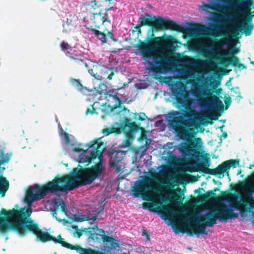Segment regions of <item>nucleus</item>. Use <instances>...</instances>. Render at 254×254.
<instances>
[{
    "label": "nucleus",
    "mask_w": 254,
    "mask_h": 254,
    "mask_svg": "<svg viewBox=\"0 0 254 254\" xmlns=\"http://www.w3.org/2000/svg\"><path fill=\"white\" fill-rule=\"evenodd\" d=\"M156 176L151 171L143 172L138 179L134 182L130 190L134 197L141 196L144 200L154 201L162 207L163 213L168 217L178 221L187 229H190L198 234L207 235L206 228L212 227L216 224L217 216L213 214L217 206L212 205L211 198L207 202L197 206L193 212L182 213L177 206L183 203L184 198L178 196L176 200L169 201V196L159 195L160 185L156 181Z\"/></svg>",
    "instance_id": "1"
},
{
    "label": "nucleus",
    "mask_w": 254,
    "mask_h": 254,
    "mask_svg": "<svg viewBox=\"0 0 254 254\" xmlns=\"http://www.w3.org/2000/svg\"><path fill=\"white\" fill-rule=\"evenodd\" d=\"M73 182L68 184L62 177H56L52 181L44 185L35 184L28 188L24 198L26 206L20 209L18 204L10 210L2 209L0 212V234L3 235L14 231L24 235L31 231L38 240L42 236L41 233L46 232L40 230L33 220L28 219L32 213V203L43 199L49 192H65L74 189ZM9 188V183L5 178L0 175V194L3 197Z\"/></svg>",
    "instance_id": "2"
},
{
    "label": "nucleus",
    "mask_w": 254,
    "mask_h": 254,
    "mask_svg": "<svg viewBox=\"0 0 254 254\" xmlns=\"http://www.w3.org/2000/svg\"><path fill=\"white\" fill-rule=\"evenodd\" d=\"M105 149L103 138L100 137L83 144L77 143L65 153L73 160L86 166L98 160L97 164L90 168L78 170L74 168L68 175L62 177L68 184L73 182L74 189L79 185L91 184L105 169L102 152Z\"/></svg>",
    "instance_id": "3"
},
{
    "label": "nucleus",
    "mask_w": 254,
    "mask_h": 254,
    "mask_svg": "<svg viewBox=\"0 0 254 254\" xmlns=\"http://www.w3.org/2000/svg\"><path fill=\"white\" fill-rule=\"evenodd\" d=\"M181 88L182 93L175 94L178 101L176 107L178 108L190 107L192 110L187 112L188 117L185 120V124L189 127H196V121L198 119V115L194 110L199 108L201 110L206 109L213 110L216 111L223 112L224 107L223 102L216 96H213L211 98V92L219 95L222 93V90L217 88L220 85V82L214 84L212 89L207 84L206 79L202 75H199L198 78L191 81V90L190 95L191 98L190 100L186 98L184 95L185 87L183 84L178 83Z\"/></svg>",
    "instance_id": "4"
},
{
    "label": "nucleus",
    "mask_w": 254,
    "mask_h": 254,
    "mask_svg": "<svg viewBox=\"0 0 254 254\" xmlns=\"http://www.w3.org/2000/svg\"><path fill=\"white\" fill-rule=\"evenodd\" d=\"M254 0H242L234 1L232 3L227 12V20L230 26L222 29L217 36L228 35L230 37L238 38L239 31L246 36L250 35L254 28V25L247 21L252 15V6Z\"/></svg>",
    "instance_id": "5"
},
{
    "label": "nucleus",
    "mask_w": 254,
    "mask_h": 254,
    "mask_svg": "<svg viewBox=\"0 0 254 254\" xmlns=\"http://www.w3.org/2000/svg\"><path fill=\"white\" fill-rule=\"evenodd\" d=\"M227 38H224L217 42L216 44V49L213 48L207 47L206 41L204 38L199 39L196 40L197 42L196 49L200 50L203 53L206 58H211L218 61L219 64L227 66L229 64L237 67L239 70L246 69L247 66L239 62L238 59L235 56H229V52L227 49L223 48Z\"/></svg>",
    "instance_id": "6"
},
{
    "label": "nucleus",
    "mask_w": 254,
    "mask_h": 254,
    "mask_svg": "<svg viewBox=\"0 0 254 254\" xmlns=\"http://www.w3.org/2000/svg\"><path fill=\"white\" fill-rule=\"evenodd\" d=\"M212 205L217 206L218 208L213 211V214L217 216L216 221L217 219L222 222H226L229 219H234L238 218L240 214L242 218L247 216L248 213H251V221L254 224V212L250 208L248 211H245V207L247 204L251 203V198H246L244 196H242L239 201H237L234 203V206H226L224 204L220 203L216 201L214 197H211Z\"/></svg>",
    "instance_id": "7"
},
{
    "label": "nucleus",
    "mask_w": 254,
    "mask_h": 254,
    "mask_svg": "<svg viewBox=\"0 0 254 254\" xmlns=\"http://www.w3.org/2000/svg\"><path fill=\"white\" fill-rule=\"evenodd\" d=\"M61 50L68 56L71 60L79 63H83L88 69L89 73L96 80H102L104 79L111 80L114 75V69L107 67L102 63L94 62L91 60L85 59L83 61L80 55H73L72 52V48L64 41L60 44Z\"/></svg>",
    "instance_id": "8"
},
{
    "label": "nucleus",
    "mask_w": 254,
    "mask_h": 254,
    "mask_svg": "<svg viewBox=\"0 0 254 254\" xmlns=\"http://www.w3.org/2000/svg\"><path fill=\"white\" fill-rule=\"evenodd\" d=\"M122 132L126 134L127 140L121 144L122 148L129 147L131 144V140L134 135L138 133L140 138H143L145 135V129L138 127L134 123H130L127 118H125L123 123H115L114 126L109 128H105L102 130V132L108 135L112 133H120Z\"/></svg>",
    "instance_id": "9"
},
{
    "label": "nucleus",
    "mask_w": 254,
    "mask_h": 254,
    "mask_svg": "<svg viewBox=\"0 0 254 254\" xmlns=\"http://www.w3.org/2000/svg\"><path fill=\"white\" fill-rule=\"evenodd\" d=\"M194 130L192 128L182 129L178 131L177 135L183 142L177 146V148L182 154L185 156H190L193 148L196 150L201 149L203 147V142L200 138H192Z\"/></svg>",
    "instance_id": "10"
},
{
    "label": "nucleus",
    "mask_w": 254,
    "mask_h": 254,
    "mask_svg": "<svg viewBox=\"0 0 254 254\" xmlns=\"http://www.w3.org/2000/svg\"><path fill=\"white\" fill-rule=\"evenodd\" d=\"M164 45V41L160 37L155 38L153 42L143 44L138 46V50L143 56V60L152 68L158 64V59L156 53L159 51Z\"/></svg>",
    "instance_id": "11"
},
{
    "label": "nucleus",
    "mask_w": 254,
    "mask_h": 254,
    "mask_svg": "<svg viewBox=\"0 0 254 254\" xmlns=\"http://www.w3.org/2000/svg\"><path fill=\"white\" fill-rule=\"evenodd\" d=\"M48 203H51V201H48ZM51 203L53 205L52 214L53 217L60 222H63V224L67 227V230L73 236V237L78 238H80L82 235V232L78 229L76 226L72 225L70 223H68L64 219H61L57 218V213L56 212L60 209L65 214H66L67 213L66 206L63 201L60 198V196H57L56 198H55L53 201L51 202Z\"/></svg>",
    "instance_id": "12"
},
{
    "label": "nucleus",
    "mask_w": 254,
    "mask_h": 254,
    "mask_svg": "<svg viewBox=\"0 0 254 254\" xmlns=\"http://www.w3.org/2000/svg\"><path fill=\"white\" fill-rule=\"evenodd\" d=\"M119 89L115 90H110L108 91L104 99H101L102 95L100 93L96 92L95 97L99 100H103L104 101L105 105L107 104L115 109V110L119 107V114L121 115L127 116L129 114V111L127 109L120 107L121 104V98L119 94H117V91Z\"/></svg>",
    "instance_id": "13"
},
{
    "label": "nucleus",
    "mask_w": 254,
    "mask_h": 254,
    "mask_svg": "<svg viewBox=\"0 0 254 254\" xmlns=\"http://www.w3.org/2000/svg\"><path fill=\"white\" fill-rule=\"evenodd\" d=\"M42 236L38 240L42 242H46L48 241H52L55 243H59L61 244L63 247L67 249L75 250L77 252L80 254H86L87 252L88 249L81 247L78 245H73L72 244L66 243L64 241V239L60 236H58L57 237H54L50 235L48 232L46 233H41Z\"/></svg>",
    "instance_id": "14"
},
{
    "label": "nucleus",
    "mask_w": 254,
    "mask_h": 254,
    "mask_svg": "<svg viewBox=\"0 0 254 254\" xmlns=\"http://www.w3.org/2000/svg\"><path fill=\"white\" fill-rule=\"evenodd\" d=\"M59 135L62 139L63 145L65 153L73 148L75 144L79 143L72 134L64 131L62 128L59 129Z\"/></svg>",
    "instance_id": "15"
},
{
    "label": "nucleus",
    "mask_w": 254,
    "mask_h": 254,
    "mask_svg": "<svg viewBox=\"0 0 254 254\" xmlns=\"http://www.w3.org/2000/svg\"><path fill=\"white\" fill-rule=\"evenodd\" d=\"M125 152L121 151H115L110 154V165L118 172L121 171L122 169V160L124 158Z\"/></svg>",
    "instance_id": "16"
},
{
    "label": "nucleus",
    "mask_w": 254,
    "mask_h": 254,
    "mask_svg": "<svg viewBox=\"0 0 254 254\" xmlns=\"http://www.w3.org/2000/svg\"><path fill=\"white\" fill-rule=\"evenodd\" d=\"M161 177L160 182L166 186L170 187L173 185L172 180L170 178L173 175V172L165 166H160L157 168Z\"/></svg>",
    "instance_id": "17"
},
{
    "label": "nucleus",
    "mask_w": 254,
    "mask_h": 254,
    "mask_svg": "<svg viewBox=\"0 0 254 254\" xmlns=\"http://www.w3.org/2000/svg\"><path fill=\"white\" fill-rule=\"evenodd\" d=\"M100 102L95 101L94 103L93 107H92L93 110H100L102 114L104 115H109L115 110L107 104L105 105L104 101L103 100H100Z\"/></svg>",
    "instance_id": "18"
},
{
    "label": "nucleus",
    "mask_w": 254,
    "mask_h": 254,
    "mask_svg": "<svg viewBox=\"0 0 254 254\" xmlns=\"http://www.w3.org/2000/svg\"><path fill=\"white\" fill-rule=\"evenodd\" d=\"M70 82L74 88L83 94L87 95L89 96H93L95 95L94 91H89L86 87L83 86L81 84L79 80L71 78L70 79Z\"/></svg>",
    "instance_id": "19"
},
{
    "label": "nucleus",
    "mask_w": 254,
    "mask_h": 254,
    "mask_svg": "<svg viewBox=\"0 0 254 254\" xmlns=\"http://www.w3.org/2000/svg\"><path fill=\"white\" fill-rule=\"evenodd\" d=\"M12 155V152L7 151L3 143L0 141V166L7 163Z\"/></svg>",
    "instance_id": "20"
},
{
    "label": "nucleus",
    "mask_w": 254,
    "mask_h": 254,
    "mask_svg": "<svg viewBox=\"0 0 254 254\" xmlns=\"http://www.w3.org/2000/svg\"><path fill=\"white\" fill-rule=\"evenodd\" d=\"M229 166H228L227 163H226V161L223 163L222 164L219 165L218 167L216 168L213 169V170H210L208 168H204L202 170L203 171L205 172L208 173L209 172H211V173L214 175L216 174H227L228 176V171H229Z\"/></svg>",
    "instance_id": "21"
},
{
    "label": "nucleus",
    "mask_w": 254,
    "mask_h": 254,
    "mask_svg": "<svg viewBox=\"0 0 254 254\" xmlns=\"http://www.w3.org/2000/svg\"><path fill=\"white\" fill-rule=\"evenodd\" d=\"M71 218L73 221L75 222H82L86 220L94 221L96 220V216L95 215L91 216L90 214H77L73 215Z\"/></svg>",
    "instance_id": "22"
},
{
    "label": "nucleus",
    "mask_w": 254,
    "mask_h": 254,
    "mask_svg": "<svg viewBox=\"0 0 254 254\" xmlns=\"http://www.w3.org/2000/svg\"><path fill=\"white\" fill-rule=\"evenodd\" d=\"M150 26L156 30H162L166 27L164 19L161 17H156V19L152 21Z\"/></svg>",
    "instance_id": "23"
},
{
    "label": "nucleus",
    "mask_w": 254,
    "mask_h": 254,
    "mask_svg": "<svg viewBox=\"0 0 254 254\" xmlns=\"http://www.w3.org/2000/svg\"><path fill=\"white\" fill-rule=\"evenodd\" d=\"M182 113L178 111H172L166 115V119L169 122H178L184 119Z\"/></svg>",
    "instance_id": "24"
},
{
    "label": "nucleus",
    "mask_w": 254,
    "mask_h": 254,
    "mask_svg": "<svg viewBox=\"0 0 254 254\" xmlns=\"http://www.w3.org/2000/svg\"><path fill=\"white\" fill-rule=\"evenodd\" d=\"M156 19V16H151L149 14L142 15L138 19V26H150L152 20Z\"/></svg>",
    "instance_id": "25"
},
{
    "label": "nucleus",
    "mask_w": 254,
    "mask_h": 254,
    "mask_svg": "<svg viewBox=\"0 0 254 254\" xmlns=\"http://www.w3.org/2000/svg\"><path fill=\"white\" fill-rule=\"evenodd\" d=\"M93 17L94 19V23H102L104 24L105 22H110L106 13L99 12L95 13L93 12Z\"/></svg>",
    "instance_id": "26"
},
{
    "label": "nucleus",
    "mask_w": 254,
    "mask_h": 254,
    "mask_svg": "<svg viewBox=\"0 0 254 254\" xmlns=\"http://www.w3.org/2000/svg\"><path fill=\"white\" fill-rule=\"evenodd\" d=\"M63 22L67 23L69 25L75 27L77 22V17L74 15H66L65 18L63 19Z\"/></svg>",
    "instance_id": "27"
},
{
    "label": "nucleus",
    "mask_w": 254,
    "mask_h": 254,
    "mask_svg": "<svg viewBox=\"0 0 254 254\" xmlns=\"http://www.w3.org/2000/svg\"><path fill=\"white\" fill-rule=\"evenodd\" d=\"M209 4L211 6V8L213 10L220 11V5L222 2L219 0H207Z\"/></svg>",
    "instance_id": "28"
},
{
    "label": "nucleus",
    "mask_w": 254,
    "mask_h": 254,
    "mask_svg": "<svg viewBox=\"0 0 254 254\" xmlns=\"http://www.w3.org/2000/svg\"><path fill=\"white\" fill-rule=\"evenodd\" d=\"M93 32L95 35L98 38L99 40L101 41L103 44L106 42V36L103 32H101L97 30H94Z\"/></svg>",
    "instance_id": "29"
},
{
    "label": "nucleus",
    "mask_w": 254,
    "mask_h": 254,
    "mask_svg": "<svg viewBox=\"0 0 254 254\" xmlns=\"http://www.w3.org/2000/svg\"><path fill=\"white\" fill-rule=\"evenodd\" d=\"M226 163L228 164V166H229V169L231 167L236 168L237 166H239L240 164V160L239 159H230L226 161Z\"/></svg>",
    "instance_id": "30"
},
{
    "label": "nucleus",
    "mask_w": 254,
    "mask_h": 254,
    "mask_svg": "<svg viewBox=\"0 0 254 254\" xmlns=\"http://www.w3.org/2000/svg\"><path fill=\"white\" fill-rule=\"evenodd\" d=\"M63 31L64 33H68L70 31H72L75 27L69 25L67 23L65 22H63Z\"/></svg>",
    "instance_id": "31"
},
{
    "label": "nucleus",
    "mask_w": 254,
    "mask_h": 254,
    "mask_svg": "<svg viewBox=\"0 0 254 254\" xmlns=\"http://www.w3.org/2000/svg\"><path fill=\"white\" fill-rule=\"evenodd\" d=\"M211 69L212 71L217 73L222 71V68L220 67L214 62H212L211 63Z\"/></svg>",
    "instance_id": "32"
},
{
    "label": "nucleus",
    "mask_w": 254,
    "mask_h": 254,
    "mask_svg": "<svg viewBox=\"0 0 254 254\" xmlns=\"http://www.w3.org/2000/svg\"><path fill=\"white\" fill-rule=\"evenodd\" d=\"M135 86L137 89H145L148 87L147 84L145 82L137 83L135 84Z\"/></svg>",
    "instance_id": "33"
},
{
    "label": "nucleus",
    "mask_w": 254,
    "mask_h": 254,
    "mask_svg": "<svg viewBox=\"0 0 254 254\" xmlns=\"http://www.w3.org/2000/svg\"><path fill=\"white\" fill-rule=\"evenodd\" d=\"M98 7V5L95 1H91L88 5V9L93 13V10H95Z\"/></svg>",
    "instance_id": "34"
},
{
    "label": "nucleus",
    "mask_w": 254,
    "mask_h": 254,
    "mask_svg": "<svg viewBox=\"0 0 254 254\" xmlns=\"http://www.w3.org/2000/svg\"><path fill=\"white\" fill-rule=\"evenodd\" d=\"M104 206V204H102L101 203L100 204L98 205V207H96L94 209L92 210V212H94L96 213H99L103 209Z\"/></svg>",
    "instance_id": "35"
},
{
    "label": "nucleus",
    "mask_w": 254,
    "mask_h": 254,
    "mask_svg": "<svg viewBox=\"0 0 254 254\" xmlns=\"http://www.w3.org/2000/svg\"><path fill=\"white\" fill-rule=\"evenodd\" d=\"M210 8V7L205 4L203 2H202L201 5L199 6L198 9L200 11H207L208 9Z\"/></svg>",
    "instance_id": "36"
},
{
    "label": "nucleus",
    "mask_w": 254,
    "mask_h": 254,
    "mask_svg": "<svg viewBox=\"0 0 254 254\" xmlns=\"http://www.w3.org/2000/svg\"><path fill=\"white\" fill-rule=\"evenodd\" d=\"M224 102L226 105L225 110H227L231 104L232 100L230 97H228L225 98Z\"/></svg>",
    "instance_id": "37"
},
{
    "label": "nucleus",
    "mask_w": 254,
    "mask_h": 254,
    "mask_svg": "<svg viewBox=\"0 0 254 254\" xmlns=\"http://www.w3.org/2000/svg\"><path fill=\"white\" fill-rule=\"evenodd\" d=\"M210 16L211 17L216 19H220L221 17L220 14L216 12H210Z\"/></svg>",
    "instance_id": "38"
},
{
    "label": "nucleus",
    "mask_w": 254,
    "mask_h": 254,
    "mask_svg": "<svg viewBox=\"0 0 254 254\" xmlns=\"http://www.w3.org/2000/svg\"><path fill=\"white\" fill-rule=\"evenodd\" d=\"M135 117H137L138 120H143L146 117L145 114L143 113H140L139 114H134Z\"/></svg>",
    "instance_id": "39"
},
{
    "label": "nucleus",
    "mask_w": 254,
    "mask_h": 254,
    "mask_svg": "<svg viewBox=\"0 0 254 254\" xmlns=\"http://www.w3.org/2000/svg\"><path fill=\"white\" fill-rule=\"evenodd\" d=\"M250 185L253 188V191H254V174H253L249 178Z\"/></svg>",
    "instance_id": "40"
},
{
    "label": "nucleus",
    "mask_w": 254,
    "mask_h": 254,
    "mask_svg": "<svg viewBox=\"0 0 254 254\" xmlns=\"http://www.w3.org/2000/svg\"><path fill=\"white\" fill-rule=\"evenodd\" d=\"M92 107H93V105L92 106H91L90 108H89L87 109V110L86 111V115H88V114L93 115L95 113V111L97 110H93L92 109Z\"/></svg>",
    "instance_id": "41"
},
{
    "label": "nucleus",
    "mask_w": 254,
    "mask_h": 254,
    "mask_svg": "<svg viewBox=\"0 0 254 254\" xmlns=\"http://www.w3.org/2000/svg\"><path fill=\"white\" fill-rule=\"evenodd\" d=\"M229 52V56H233L232 55L233 54H237L238 53H239V49L237 48H234L232 51V52L231 53H230V52L229 50H228Z\"/></svg>",
    "instance_id": "42"
},
{
    "label": "nucleus",
    "mask_w": 254,
    "mask_h": 254,
    "mask_svg": "<svg viewBox=\"0 0 254 254\" xmlns=\"http://www.w3.org/2000/svg\"><path fill=\"white\" fill-rule=\"evenodd\" d=\"M212 192H206L205 193H204V194L200 196V197L201 198H203V199H206L208 197H209L210 195L211 194Z\"/></svg>",
    "instance_id": "43"
},
{
    "label": "nucleus",
    "mask_w": 254,
    "mask_h": 254,
    "mask_svg": "<svg viewBox=\"0 0 254 254\" xmlns=\"http://www.w3.org/2000/svg\"><path fill=\"white\" fill-rule=\"evenodd\" d=\"M231 90L233 92H234L237 95L241 93L239 88L238 87L233 88Z\"/></svg>",
    "instance_id": "44"
},
{
    "label": "nucleus",
    "mask_w": 254,
    "mask_h": 254,
    "mask_svg": "<svg viewBox=\"0 0 254 254\" xmlns=\"http://www.w3.org/2000/svg\"><path fill=\"white\" fill-rule=\"evenodd\" d=\"M242 99V97L241 96L240 93L237 95V96L235 97V100L236 101L237 103H239V102Z\"/></svg>",
    "instance_id": "45"
},
{
    "label": "nucleus",
    "mask_w": 254,
    "mask_h": 254,
    "mask_svg": "<svg viewBox=\"0 0 254 254\" xmlns=\"http://www.w3.org/2000/svg\"><path fill=\"white\" fill-rule=\"evenodd\" d=\"M142 236L145 237L147 241H149V238H148V235L146 232L143 231L142 232Z\"/></svg>",
    "instance_id": "46"
},
{
    "label": "nucleus",
    "mask_w": 254,
    "mask_h": 254,
    "mask_svg": "<svg viewBox=\"0 0 254 254\" xmlns=\"http://www.w3.org/2000/svg\"><path fill=\"white\" fill-rule=\"evenodd\" d=\"M223 132V136L224 138H226L227 136V133L226 132Z\"/></svg>",
    "instance_id": "47"
},
{
    "label": "nucleus",
    "mask_w": 254,
    "mask_h": 254,
    "mask_svg": "<svg viewBox=\"0 0 254 254\" xmlns=\"http://www.w3.org/2000/svg\"><path fill=\"white\" fill-rule=\"evenodd\" d=\"M148 141H149V142L148 143L147 141H146V143H147L148 144H147V146L146 147V149H145V150H146L148 148V147H149V144H150V140H149Z\"/></svg>",
    "instance_id": "48"
},
{
    "label": "nucleus",
    "mask_w": 254,
    "mask_h": 254,
    "mask_svg": "<svg viewBox=\"0 0 254 254\" xmlns=\"http://www.w3.org/2000/svg\"><path fill=\"white\" fill-rule=\"evenodd\" d=\"M236 40L235 39H232L231 40V42H232V45H234L235 44V42H236Z\"/></svg>",
    "instance_id": "49"
},
{
    "label": "nucleus",
    "mask_w": 254,
    "mask_h": 254,
    "mask_svg": "<svg viewBox=\"0 0 254 254\" xmlns=\"http://www.w3.org/2000/svg\"><path fill=\"white\" fill-rule=\"evenodd\" d=\"M108 36L112 38V34L110 32L108 31Z\"/></svg>",
    "instance_id": "50"
},
{
    "label": "nucleus",
    "mask_w": 254,
    "mask_h": 254,
    "mask_svg": "<svg viewBox=\"0 0 254 254\" xmlns=\"http://www.w3.org/2000/svg\"><path fill=\"white\" fill-rule=\"evenodd\" d=\"M241 173V170H239L238 171V172H237V175L240 174Z\"/></svg>",
    "instance_id": "51"
},
{
    "label": "nucleus",
    "mask_w": 254,
    "mask_h": 254,
    "mask_svg": "<svg viewBox=\"0 0 254 254\" xmlns=\"http://www.w3.org/2000/svg\"><path fill=\"white\" fill-rule=\"evenodd\" d=\"M224 127V126H222V127H220V128L221 130L222 131V132H223L222 129Z\"/></svg>",
    "instance_id": "52"
},
{
    "label": "nucleus",
    "mask_w": 254,
    "mask_h": 254,
    "mask_svg": "<svg viewBox=\"0 0 254 254\" xmlns=\"http://www.w3.org/2000/svg\"><path fill=\"white\" fill-rule=\"evenodd\" d=\"M162 122V121H158L156 123V125H157V124H160V123H161Z\"/></svg>",
    "instance_id": "53"
},
{
    "label": "nucleus",
    "mask_w": 254,
    "mask_h": 254,
    "mask_svg": "<svg viewBox=\"0 0 254 254\" xmlns=\"http://www.w3.org/2000/svg\"><path fill=\"white\" fill-rule=\"evenodd\" d=\"M99 231L100 232V233H104V231L101 229V230H99Z\"/></svg>",
    "instance_id": "54"
},
{
    "label": "nucleus",
    "mask_w": 254,
    "mask_h": 254,
    "mask_svg": "<svg viewBox=\"0 0 254 254\" xmlns=\"http://www.w3.org/2000/svg\"><path fill=\"white\" fill-rule=\"evenodd\" d=\"M250 63L254 65V61H251Z\"/></svg>",
    "instance_id": "55"
},
{
    "label": "nucleus",
    "mask_w": 254,
    "mask_h": 254,
    "mask_svg": "<svg viewBox=\"0 0 254 254\" xmlns=\"http://www.w3.org/2000/svg\"><path fill=\"white\" fill-rule=\"evenodd\" d=\"M198 61H199V62H205V61L204 60H197Z\"/></svg>",
    "instance_id": "56"
},
{
    "label": "nucleus",
    "mask_w": 254,
    "mask_h": 254,
    "mask_svg": "<svg viewBox=\"0 0 254 254\" xmlns=\"http://www.w3.org/2000/svg\"><path fill=\"white\" fill-rule=\"evenodd\" d=\"M160 216H161V217H162V218H163V219H164V216H163V215H160Z\"/></svg>",
    "instance_id": "57"
},
{
    "label": "nucleus",
    "mask_w": 254,
    "mask_h": 254,
    "mask_svg": "<svg viewBox=\"0 0 254 254\" xmlns=\"http://www.w3.org/2000/svg\"><path fill=\"white\" fill-rule=\"evenodd\" d=\"M7 239H8V237H6L5 238V240H7Z\"/></svg>",
    "instance_id": "58"
},
{
    "label": "nucleus",
    "mask_w": 254,
    "mask_h": 254,
    "mask_svg": "<svg viewBox=\"0 0 254 254\" xmlns=\"http://www.w3.org/2000/svg\"><path fill=\"white\" fill-rule=\"evenodd\" d=\"M227 84L228 85H229V84H230V83H229V82H228V83H227Z\"/></svg>",
    "instance_id": "59"
},
{
    "label": "nucleus",
    "mask_w": 254,
    "mask_h": 254,
    "mask_svg": "<svg viewBox=\"0 0 254 254\" xmlns=\"http://www.w3.org/2000/svg\"><path fill=\"white\" fill-rule=\"evenodd\" d=\"M227 84L228 85H229V84H230V83H229V82H228V83H227Z\"/></svg>",
    "instance_id": "60"
},
{
    "label": "nucleus",
    "mask_w": 254,
    "mask_h": 254,
    "mask_svg": "<svg viewBox=\"0 0 254 254\" xmlns=\"http://www.w3.org/2000/svg\"><path fill=\"white\" fill-rule=\"evenodd\" d=\"M109 10V9H106V11Z\"/></svg>",
    "instance_id": "61"
},
{
    "label": "nucleus",
    "mask_w": 254,
    "mask_h": 254,
    "mask_svg": "<svg viewBox=\"0 0 254 254\" xmlns=\"http://www.w3.org/2000/svg\"><path fill=\"white\" fill-rule=\"evenodd\" d=\"M88 99V100H91V98H89Z\"/></svg>",
    "instance_id": "62"
}]
</instances>
